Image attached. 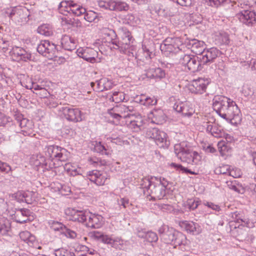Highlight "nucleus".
Instances as JSON below:
<instances>
[{
    "label": "nucleus",
    "instance_id": "nucleus-1",
    "mask_svg": "<svg viewBox=\"0 0 256 256\" xmlns=\"http://www.w3.org/2000/svg\"><path fill=\"white\" fill-rule=\"evenodd\" d=\"M168 182L164 178L152 176L150 178H144L140 182V188L144 193L148 194L154 200H161L166 195V189Z\"/></svg>",
    "mask_w": 256,
    "mask_h": 256
},
{
    "label": "nucleus",
    "instance_id": "nucleus-2",
    "mask_svg": "<svg viewBox=\"0 0 256 256\" xmlns=\"http://www.w3.org/2000/svg\"><path fill=\"white\" fill-rule=\"evenodd\" d=\"M115 37L118 36V40L112 38V43L114 45V49L118 50L120 52L127 54L134 50V46L133 42L134 39L132 35L131 32L126 26H120L118 28V35L114 30H112Z\"/></svg>",
    "mask_w": 256,
    "mask_h": 256
},
{
    "label": "nucleus",
    "instance_id": "nucleus-3",
    "mask_svg": "<svg viewBox=\"0 0 256 256\" xmlns=\"http://www.w3.org/2000/svg\"><path fill=\"white\" fill-rule=\"evenodd\" d=\"M174 152L182 162L188 164H197L201 160L198 153L193 150L190 144L187 142H182L174 146Z\"/></svg>",
    "mask_w": 256,
    "mask_h": 256
},
{
    "label": "nucleus",
    "instance_id": "nucleus-4",
    "mask_svg": "<svg viewBox=\"0 0 256 256\" xmlns=\"http://www.w3.org/2000/svg\"><path fill=\"white\" fill-rule=\"evenodd\" d=\"M44 152L46 158L60 166L68 160L70 154L65 148L54 145L46 146Z\"/></svg>",
    "mask_w": 256,
    "mask_h": 256
},
{
    "label": "nucleus",
    "instance_id": "nucleus-5",
    "mask_svg": "<svg viewBox=\"0 0 256 256\" xmlns=\"http://www.w3.org/2000/svg\"><path fill=\"white\" fill-rule=\"evenodd\" d=\"M146 136L148 138L153 139L157 146L160 148H168L170 146V142L168 140L166 134L157 128H148Z\"/></svg>",
    "mask_w": 256,
    "mask_h": 256
},
{
    "label": "nucleus",
    "instance_id": "nucleus-6",
    "mask_svg": "<svg viewBox=\"0 0 256 256\" xmlns=\"http://www.w3.org/2000/svg\"><path fill=\"white\" fill-rule=\"evenodd\" d=\"M231 102V99L222 96H216L212 100V107L216 112L222 118L224 119V115L228 112Z\"/></svg>",
    "mask_w": 256,
    "mask_h": 256
},
{
    "label": "nucleus",
    "instance_id": "nucleus-7",
    "mask_svg": "<svg viewBox=\"0 0 256 256\" xmlns=\"http://www.w3.org/2000/svg\"><path fill=\"white\" fill-rule=\"evenodd\" d=\"M199 56L184 54L180 59V63L187 66L189 70L195 72L201 70L204 66L199 60Z\"/></svg>",
    "mask_w": 256,
    "mask_h": 256
},
{
    "label": "nucleus",
    "instance_id": "nucleus-8",
    "mask_svg": "<svg viewBox=\"0 0 256 256\" xmlns=\"http://www.w3.org/2000/svg\"><path fill=\"white\" fill-rule=\"evenodd\" d=\"M5 14L10 18H14L22 22L28 20L30 12L26 8L22 6H16L6 8L4 10Z\"/></svg>",
    "mask_w": 256,
    "mask_h": 256
},
{
    "label": "nucleus",
    "instance_id": "nucleus-9",
    "mask_svg": "<svg viewBox=\"0 0 256 256\" xmlns=\"http://www.w3.org/2000/svg\"><path fill=\"white\" fill-rule=\"evenodd\" d=\"M36 50L40 54L50 60L52 59L53 58L56 56L58 52L56 45L52 42L46 40H42L38 44Z\"/></svg>",
    "mask_w": 256,
    "mask_h": 256
},
{
    "label": "nucleus",
    "instance_id": "nucleus-10",
    "mask_svg": "<svg viewBox=\"0 0 256 256\" xmlns=\"http://www.w3.org/2000/svg\"><path fill=\"white\" fill-rule=\"evenodd\" d=\"M180 42L178 38H168L164 40L160 46L162 52L166 56L176 54L180 50L178 44Z\"/></svg>",
    "mask_w": 256,
    "mask_h": 256
},
{
    "label": "nucleus",
    "instance_id": "nucleus-11",
    "mask_svg": "<svg viewBox=\"0 0 256 256\" xmlns=\"http://www.w3.org/2000/svg\"><path fill=\"white\" fill-rule=\"evenodd\" d=\"M220 51L217 48L212 47L210 48L204 50L202 52L199 54V60L201 64L204 66H209L214 62L216 58L220 56Z\"/></svg>",
    "mask_w": 256,
    "mask_h": 256
},
{
    "label": "nucleus",
    "instance_id": "nucleus-12",
    "mask_svg": "<svg viewBox=\"0 0 256 256\" xmlns=\"http://www.w3.org/2000/svg\"><path fill=\"white\" fill-rule=\"evenodd\" d=\"M134 110L132 106H127L124 104L116 106L110 110H108V114L117 121L122 118H129L132 115L130 112Z\"/></svg>",
    "mask_w": 256,
    "mask_h": 256
},
{
    "label": "nucleus",
    "instance_id": "nucleus-13",
    "mask_svg": "<svg viewBox=\"0 0 256 256\" xmlns=\"http://www.w3.org/2000/svg\"><path fill=\"white\" fill-rule=\"evenodd\" d=\"M98 5L100 8L110 10L127 11L129 8V6L126 3L114 0H99Z\"/></svg>",
    "mask_w": 256,
    "mask_h": 256
},
{
    "label": "nucleus",
    "instance_id": "nucleus-14",
    "mask_svg": "<svg viewBox=\"0 0 256 256\" xmlns=\"http://www.w3.org/2000/svg\"><path fill=\"white\" fill-rule=\"evenodd\" d=\"M14 61L27 62L32 60V54L22 47L13 46L9 52Z\"/></svg>",
    "mask_w": 256,
    "mask_h": 256
},
{
    "label": "nucleus",
    "instance_id": "nucleus-15",
    "mask_svg": "<svg viewBox=\"0 0 256 256\" xmlns=\"http://www.w3.org/2000/svg\"><path fill=\"white\" fill-rule=\"evenodd\" d=\"M88 211L80 210L74 208H68L66 209L65 214L67 218L70 220L77 222L85 224L87 220V216Z\"/></svg>",
    "mask_w": 256,
    "mask_h": 256
},
{
    "label": "nucleus",
    "instance_id": "nucleus-16",
    "mask_svg": "<svg viewBox=\"0 0 256 256\" xmlns=\"http://www.w3.org/2000/svg\"><path fill=\"white\" fill-rule=\"evenodd\" d=\"M160 239L166 244H172L175 236L176 231L172 228H170L167 225L162 226L158 230Z\"/></svg>",
    "mask_w": 256,
    "mask_h": 256
},
{
    "label": "nucleus",
    "instance_id": "nucleus-17",
    "mask_svg": "<svg viewBox=\"0 0 256 256\" xmlns=\"http://www.w3.org/2000/svg\"><path fill=\"white\" fill-rule=\"evenodd\" d=\"M77 55L86 61L94 64L96 62V58L98 57V52L90 48H80L76 52Z\"/></svg>",
    "mask_w": 256,
    "mask_h": 256
},
{
    "label": "nucleus",
    "instance_id": "nucleus-18",
    "mask_svg": "<svg viewBox=\"0 0 256 256\" xmlns=\"http://www.w3.org/2000/svg\"><path fill=\"white\" fill-rule=\"evenodd\" d=\"M62 110L64 116L68 121L77 122L82 120V112L78 108L66 106L62 107Z\"/></svg>",
    "mask_w": 256,
    "mask_h": 256
},
{
    "label": "nucleus",
    "instance_id": "nucleus-19",
    "mask_svg": "<svg viewBox=\"0 0 256 256\" xmlns=\"http://www.w3.org/2000/svg\"><path fill=\"white\" fill-rule=\"evenodd\" d=\"M224 119L230 121L232 123H238L240 121V111L235 102H231L230 108L226 114L224 115Z\"/></svg>",
    "mask_w": 256,
    "mask_h": 256
},
{
    "label": "nucleus",
    "instance_id": "nucleus-20",
    "mask_svg": "<svg viewBox=\"0 0 256 256\" xmlns=\"http://www.w3.org/2000/svg\"><path fill=\"white\" fill-rule=\"evenodd\" d=\"M210 80L208 78H198L194 80L190 86V90L192 93L202 94L206 92Z\"/></svg>",
    "mask_w": 256,
    "mask_h": 256
},
{
    "label": "nucleus",
    "instance_id": "nucleus-21",
    "mask_svg": "<svg viewBox=\"0 0 256 256\" xmlns=\"http://www.w3.org/2000/svg\"><path fill=\"white\" fill-rule=\"evenodd\" d=\"M236 16L242 22L248 26L256 24V14L253 10H244L238 14Z\"/></svg>",
    "mask_w": 256,
    "mask_h": 256
},
{
    "label": "nucleus",
    "instance_id": "nucleus-22",
    "mask_svg": "<svg viewBox=\"0 0 256 256\" xmlns=\"http://www.w3.org/2000/svg\"><path fill=\"white\" fill-rule=\"evenodd\" d=\"M87 176L91 182L98 186L104 184L108 179V175L106 172L98 170H93L88 172Z\"/></svg>",
    "mask_w": 256,
    "mask_h": 256
},
{
    "label": "nucleus",
    "instance_id": "nucleus-23",
    "mask_svg": "<svg viewBox=\"0 0 256 256\" xmlns=\"http://www.w3.org/2000/svg\"><path fill=\"white\" fill-rule=\"evenodd\" d=\"M86 214H88L87 220L84 224L87 227L98 228L102 226L103 217L101 215L92 214L89 211Z\"/></svg>",
    "mask_w": 256,
    "mask_h": 256
},
{
    "label": "nucleus",
    "instance_id": "nucleus-24",
    "mask_svg": "<svg viewBox=\"0 0 256 256\" xmlns=\"http://www.w3.org/2000/svg\"><path fill=\"white\" fill-rule=\"evenodd\" d=\"M203 126L206 128L208 133H210L215 138H222L224 136V132L221 126L210 122H204Z\"/></svg>",
    "mask_w": 256,
    "mask_h": 256
},
{
    "label": "nucleus",
    "instance_id": "nucleus-25",
    "mask_svg": "<svg viewBox=\"0 0 256 256\" xmlns=\"http://www.w3.org/2000/svg\"><path fill=\"white\" fill-rule=\"evenodd\" d=\"M232 217L233 220L230 222H234L236 224H242L250 228L254 226V223L251 222L249 219H248L244 214L242 212H235L232 214Z\"/></svg>",
    "mask_w": 256,
    "mask_h": 256
},
{
    "label": "nucleus",
    "instance_id": "nucleus-26",
    "mask_svg": "<svg viewBox=\"0 0 256 256\" xmlns=\"http://www.w3.org/2000/svg\"><path fill=\"white\" fill-rule=\"evenodd\" d=\"M32 212L27 208L17 210L14 214L13 218L18 223L24 224L30 221V216Z\"/></svg>",
    "mask_w": 256,
    "mask_h": 256
},
{
    "label": "nucleus",
    "instance_id": "nucleus-27",
    "mask_svg": "<svg viewBox=\"0 0 256 256\" xmlns=\"http://www.w3.org/2000/svg\"><path fill=\"white\" fill-rule=\"evenodd\" d=\"M230 230L232 233L236 234V236L240 240H246L248 238V232L245 228H244V226L242 224H236L234 222H230Z\"/></svg>",
    "mask_w": 256,
    "mask_h": 256
},
{
    "label": "nucleus",
    "instance_id": "nucleus-28",
    "mask_svg": "<svg viewBox=\"0 0 256 256\" xmlns=\"http://www.w3.org/2000/svg\"><path fill=\"white\" fill-rule=\"evenodd\" d=\"M35 164L37 166H42L47 170L60 166V164H56L54 162H52V160H49L48 158H46L41 155L37 156Z\"/></svg>",
    "mask_w": 256,
    "mask_h": 256
},
{
    "label": "nucleus",
    "instance_id": "nucleus-29",
    "mask_svg": "<svg viewBox=\"0 0 256 256\" xmlns=\"http://www.w3.org/2000/svg\"><path fill=\"white\" fill-rule=\"evenodd\" d=\"M172 244L174 246V248L178 246L182 251H185L188 248V240L184 234L182 233L178 232H176V236H174Z\"/></svg>",
    "mask_w": 256,
    "mask_h": 256
},
{
    "label": "nucleus",
    "instance_id": "nucleus-30",
    "mask_svg": "<svg viewBox=\"0 0 256 256\" xmlns=\"http://www.w3.org/2000/svg\"><path fill=\"white\" fill-rule=\"evenodd\" d=\"M180 226L184 228L188 232L192 234H198L200 232L199 225L192 221H184L180 224Z\"/></svg>",
    "mask_w": 256,
    "mask_h": 256
},
{
    "label": "nucleus",
    "instance_id": "nucleus-31",
    "mask_svg": "<svg viewBox=\"0 0 256 256\" xmlns=\"http://www.w3.org/2000/svg\"><path fill=\"white\" fill-rule=\"evenodd\" d=\"M74 2L72 0H62L58 5V12L64 15L68 16L71 13Z\"/></svg>",
    "mask_w": 256,
    "mask_h": 256
},
{
    "label": "nucleus",
    "instance_id": "nucleus-32",
    "mask_svg": "<svg viewBox=\"0 0 256 256\" xmlns=\"http://www.w3.org/2000/svg\"><path fill=\"white\" fill-rule=\"evenodd\" d=\"M61 45L65 50L72 51L76 48V41L73 38L64 35L61 39Z\"/></svg>",
    "mask_w": 256,
    "mask_h": 256
},
{
    "label": "nucleus",
    "instance_id": "nucleus-33",
    "mask_svg": "<svg viewBox=\"0 0 256 256\" xmlns=\"http://www.w3.org/2000/svg\"><path fill=\"white\" fill-rule=\"evenodd\" d=\"M146 76L150 78L161 79L165 76L166 72L160 68H152L146 70Z\"/></svg>",
    "mask_w": 256,
    "mask_h": 256
},
{
    "label": "nucleus",
    "instance_id": "nucleus-34",
    "mask_svg": "<svg viewBox=\"0 0 256 256\" xmlns=\"http://www.w3.org/2000/svg\"><path fill=\"white\" fill-rule=\"evenodd\" d=\"M188 48H191L192 51L198 56H199L202 52L204 50H206L204 48V42L203 41L193 39L189 41L188 44Z\"/></svg>",
    "mask_w": 256,
    "mask_h": 256
},
{
    "label": "nucleus",
    "instance_id": "nucleus-35",
    "mask_svg": "<svg viewBox=\"0 0 256 256\" xmlns=\"http://www.w3.org/2000/svg\"><path fill=\"white\" fill-rule=\"evenodd\" d=\"M20 239L29 246L33 247L37 244L35 236L28 231H23L19 234Z\"/></svg>",
    "mask_w": 256,
    "mask_h": 256
},
{
    "label": "nucleus",
    "instance_id": "nucleus-36",
    "mask_svg": "<svg viewBox=\"0 0 256 256\" xmlns=\"http://www.w3.org/2000/svg\"><path fill=\"white\" fill-rule=\"evenodd\" d=\"M10 221L5 218H0V236H10Z\"/></svg>",
    "mask_w": 256,
    "mask_h": 256
},
{
    "label": "nucleus",
    "instance_id": "nucleus-37",
    "mask_svg": "<svg viewBox=\"0 0 256 256\" xmlns=\"http://www.w3.org/2000/svg\"><path fill=\"white\" fill-rule=\"evenodd\" d=\"M18 124L22 128H23L22 131L24 136H30L32 134V129L34 125L31 120L24 118Z\"/></svg>",
    "mask_w": 256,
    "mask_h": 256
},
{
    "label": "nucleus",
    "instance_id": "nucleus-38",
    "mask_svg": "<svg viewBox=\"0 0 256 256\" xmlns=\"http://www.w3.org/2000/svg\"><path fill=\"white\" fill-rule=\"evenodd\" d=\"M214 42L216 45H227L230 43L228 35L224 32H220L216 34L214 37Z\"/></svg>",
    "mask_w": 256,
    "mask_h": 256
},
{
    "label": "nucleus",
    "instance_id": "nucleus-39",
    "mask_svg": "<svg viewBox=\"0 0 256 256\" xmlns=\"http://www.w3.org/2000/svg\"><path fill=\"white\" fill-rule=\"evenodd\" d=\"M206 2L209 6L216 8L229 4L232 7L236 4V0H206Z\"/></svg>",
    "mask_w": 256,
    "mask_h": 256
},
{
    "label": "nucleus",
    "instance_id": "nucleus-40",
    "mask_svg": "<svg viewBox=\"0 0 256 256\" xmlns=\"http://www.w3.org/2000/svg\"><path fill=\"white\" fill-rule=\"evenodd\" d=\"M150 114L152 115V120L156 124H162L166 120V116L162 110L154 109L151 111Z\"/></svg>",
    "mask_w": 256,
    "mask_h": 256
},
{
    "label": "nucleus",
    "instance_id": "nucleus-41",
    "mask_svg": "<svg viewBox=\"0 0 256 256\" xmlns=\"http://www.w3.org/2000/svg\"><path fill=\"white\" fill-rule=\"evenodd\" d=\"M174 110L184 116H190L192 115V112H189L187 106L182 102L176 103L174 106Z\"/></svg>",
    "mask_w": 256,
    "mask_h": 256
},
{
    "label": "nucleus",
    "instance_id": "nucleus-42",
    "mask_svg": "<svg viewBox=\"0 0 256 256\" xmlns=\"http://www.w3.org/2000/svg\"><path fill=\"white\" fill-rule=\"evenodd\" d=\"M136 100L142 105L146 106H154L156 104L157 100L154 97H146L145 96L142 95L140 98H136Z\"/></svg>",
    "mask_w": 256,
    "mask_h": 256
},
{
    "label": "nucleus",
    "instance_id": "nucleus-43",
    "mask_svg": "<svg viewBox=\"0 0 256 256\" xmlns=\"http://www.w3.org/2000/svg\"><path fill=\"white\" fill-rule=\"evenodd\" d=\"M92 145L94 146L93 150L94 152L99 153L101 154L108 155L106 146L100 142L94 141L92 142Z\"/></svg>",
    "mask_w": 256,
    "mask_h": 256
},
{
    "label": "nucleus",
    "instance_id": "nucleus-44",
    "mask_svg": "<svg viewBox=\"0 0 256 256\" xmlns=\"http://www.w3.org/2000/svg\"><path fill=\"white\" fill-rule=\"evenodd\" d=\"M37 31L40 34L45 36H50L53 33L51 26L48 24H43L39 26Z\"/></svg>",
    "mask_w": 256,
    "mask_h": 256
},
{
    "label": "nucleus",
    "instance_id": "nucleus-45",
    "mask_svg": "<svg viewBox=\"0 0 256 256\" xmlns=\"http://www.w3.org/2000/svg\"><path fill=\"white\" fill-rule=\"evenodd\" d=\"M128 126L134 132H138L144 128V125L142 120H131Z\"/></svg>",
    "mask_w": 256,
    "mask_h": 256
},
{
    "label": "nucleus",
    "instance_id": "nucleus-46",
    "mask_svg": "<svg viewBox=\"0 0 256 256\" xmlns=\"http://www.w3.org/2000/svg\"><path fill=\"white\" fill-rule=\"evenodd\" d=\"M36 192L32 191H24V202L28 204H32L36 200Z\"/></svg>",
    "mask_w": 256,
    "mask_h": 256
},
{
    "label": "nucleus",
    "instance_id": "nucleus-47",
    "mask_svg": "<svg viewBox=\"0 0 256 256\" xmlns=\"http://www.w3.org/2000/svg\"><path fill=\"white\" fill-rule=\"evenodd\" d=\"M88 161L94 166H106L108 163L106 160L97 157L90 158Z\"/></svg>",
    "mask_w": 256,
    "mask_h": 256
},
{
    "label": "nucleus",
    "instance_id": "nucleus-48",
    "mask_svg": "<svg viewBox=\"0 0 256 256\" xmlns=\"http://www.w3.org/2000/svg\"><path fill=\"white\" fill-rule=\"evenodd\" d=\"M48 223L51 228L56 231L64 230L66 226L62 223L54 220H50Z\"/></svg>",
    "mask_w": 256,
    "mask_h": 256
},
{
    "label": "nucleus",
    "instance_id": "nucleus-49",
    "mask_svg": "<svg viewBox=\"0 0 256 256\" xmlns=\"http://www.w3.org/2000/svg\"><path fill=\"white\" fill-rule=\"evenodd\" d=\"M74 7H76V8H72L71 12L74 15L78 16H84V13H86L85 8L77 4L75 2Z\"/></svg>",
    "mask_w": 256,
    "mask_h": 256
},
{
    "label": "nucleus",
    "instance_id": "nucleus-50",
    "mask_svg": "<svg viewBox=\"0 0 256 256\" xmlns=\"http://www.w3.org/2000/svg\"><path fill=\"white\" fill-rule=\"evenodd\" d=\"M97 16L98 14L94 12L92 10L86 12V13H84V18L86 20L91 22H94L97 18Z\"/></svg>",
    "mask_w": 256,
    "mask_h": 256
},
{
    "label": "nucleus",
    "instance_id": "nucleus-51",
    "mask_svg": "<svg viewBox=\"0 0 256 256\" xmlns=\"http://www.w3.org/2000/svg\"><path fill=\"white\" fill-rule=\"evenodd\" d=\"M56 256H74V254L66 249L61 248L55 250Z\"/></svg>",
    "mask_w": 256,
    "mask_h": 256
},
{
    "label": "nucleus",
    "instance_id": "nucleus-52",
    "mask_svg": "<svg viewBox=\"0 0 256 256\" xmlns=\"http://www.w3.org/2000/svg\"><path fill=\"white\" fill-rule=\"evenodd\" d=\"M200 202L197 199H189L186 202L187 208L190 210L196 209L200 204Z\"/></svg>",
    "mask_w": 256,
    "mask_h": 256
},
{
    "label": "nucleus",
    "instance_id": "nucleus-53",
    "mask_svg": "<svg viewBox=\"0 0 256 256\" xmlns=\"http://www.w3.org/2000/svg\"><path fill=\"white\" fill-rule=\"evenodd\" d=\"M170 166L172 168H175L176 170L179 172H182V173L193 174V172H191L190 170H188V168H184L180 164H177L176 163L172 162L170 164Z\"/></svg>",
    "mask_w": 256,
    "mask_h": 256
},
{
    "label": "nucleus",
    "instance_id": "nucleus-54",
    "mask_svg": "<svg viewBox=\"0 0 256 256\" xmlns=\"http://www.w3.org/2000/svg\"><path fill=\"white\" fill-rule=\"evenodd\" d=\"M10 44V41L4 39L2 38V36H0V49L2 50L3 52H6L8 51Z\"/></svg>",
    "mask_w": 256,
    "mask_h": 256
},
{
    "label": "nucleus",
    "instance_id": "nucleus-55",
    "mask_svg": "<svg viewBox=\"0 0 256 256\" xmlns=\"http://www.w3.org/2000/svg\"><path fill=\"white\" fill-rule=\"evenodd\" d=\"M218 150L220 154L222 156L226 155V153L228 152L229 149L226 144L224 142H220L218 144Z\"/></svg>",
    "mask_w": 256,
    "mask_h": 256
},
{
    "label": "nucleus",
    "instance_id": "nucleus-56",
    "mask_svg": "<svg viewBox=\"0 0 256 256\" xmlns=\"http://www.w3.org/2000/svg\"><path fill=\"white\" fill-rule=\"evenodd\" d=\"M158 8H156V12L159 16H166L170 15L169 10L166 8H164L162 6L159 4L157 6Z\"/></svg>",
    "mask_w": 256,
    "mask_h": 256
},
{
    "label": "nucleus",
    "instance_id": "nucleus-57",
    "mask_svg": "<svg viewBox=\"0 0 256 256\" xmlns=\"http://www.w3.org/2000/svg\"><path fill=\"white\" fill-rule=\"evenodd\" d=\"M110 99H112L113 102L118 103L124 99V94L122 92H113L112 96Z\"/></svg>",
    "mask_w": 256,
    "mask_h": 256
},
{
    "label": "nucleus",
    "instance_id": "nucleus-58",
    "mask_svg": "<svg viewBox=\"0 0 256 256\" xmlns=\"http://www.w3.org/2000/svg\"><path fill=\"white\" fill-rule=\"evenodd\" d=\"M146 239L150 242H156L158 240V236L156 232L149 231L146 232Z\"/></svg>",
    "mask_w": 256,
    "mask_h": 256
},
{
    "label": "nucleus",
    "instance_id": "nucleus-59",
    "mask_svg": "<svg viewBox=\"0 0 256 256\" xmlns=\"http://www.w3.org/2000/svg\"><path fill=\"white\" fill-rule=\"evenodd\" d=\"M142 52L149 53L150 54H152V52L147 48L146 45H142L141 50H140L136 54V58L139 60H142L143 56H142Z\"/></svg>",
    "mask_w": 256,
    "mask_h": 256
},
{
    "label": "nucleus",
    "instance_id": "nucleus-60",
    "mask_svg": "<svg viewBox=\"0 0 256 256\" xmlns=\"http://www.w3.org/2000/svg\"><path fill=\"white\" fill-rule=\"evenodd\" d=\"M124 241L120 238H116L112 240L111 244L112 247L116 248L121 250L123 247Z\"/></svg>",
    "mask_w": 256,
    "mask_h": 256
},
{
    "label": "nucleus",
    "instance_id": "nucleus-61",
    "mask_svg": "<svg viewBox=\"0 0 256 256\" xmlns=\"http://www.w3.org/2000/svg\"><path fill=\"white\" fill-rule=\"evenodd\" d=\"M64 233L66 236L68 238H74L77 236L76 233L74 230H71L66 226H64Z\"/></svg>",
    "mask_w": 256,
    "mask_h": 256
},
{
    "label": "nucleus",
    "instance_id": "nucleus-62",
    "mask_svg": "<svg viewBox=\"0 0 256 256\" xmlns=\"http://www.w3.org/2000/svg\"><path fill=\"white\" fill-rule=\"evenodd\" d=\"M95 236L96 238H102V241L108 244H111L112 242L113 239L111 238H110L108 237L107 236H104L99 232H97L95 234Z\"/></svg>",
    "mask_w": 256,
    "mask_h": 256
},
{
    "label": "nucleus",
    "instance_id": "nucleus-63",
    "mask_svg": "<svg viewBox=\"0 0 256 256\" xmlns=\"http://www.w3.org/2000/svg\"><path fill=\"white\" fill-rule=\"evenodd\" d=\"M48 88H42L36 92V94L38 95L40 98H48L50 94V92L48 90Z\"/></svg>",
    "mask_w": 256,
    "mask_h": 256
},
{
    "label": "nucleus",
    "instance_id": "nucleus-64",
    "mask_svg": "<svg viewBox=\"0 0 256 256\" xmlns=\"http://www.w3.org/2000/svg\"><path fill=\"white\" fill-rule=\"evenodd\" d=\"M1 164H0V172L4 173H8L10 171L11 168L6 163L1 162Z\"/></svg>",
    "mask_w": 256,
    "mask_h": 256
}]
</instances>
